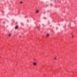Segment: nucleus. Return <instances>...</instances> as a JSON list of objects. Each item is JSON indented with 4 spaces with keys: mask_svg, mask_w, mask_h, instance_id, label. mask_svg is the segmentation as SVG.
<instances>
[{
    "mask_svg": "<svg viewBox=\"0 0 77 77\" xmlns=\"http://www.w3.org/2000/svg\"><path fill=\"white\" fill-rule=\"evenodd\" d=\"M20 4H23V2H20Z\"/></svg>",
    "mask_w": 77,
    "mask_h": 77,
    "instance_id": "6e6552de",
    "label": "nucleus"
},
{
    "mask_svg": "<svg viewBox=\"0 0 77 77\" xmlns=\"http://www.w3.org/2000/svg\"><path fill=\"white\" fill-rule=\"evenodd\" d=\"M11 36V34H9L8 35V36L10 37Z\"/></svg>",
    "mask_w": 77,
    "mask_h": 77,
    "instance_id": "0eeeda50",
    "label": "nucleus"
},
{
    "mask_svg": "<svg viewBox=\"0 0 77 77\" xmlns=\"http://www.w3.org/2000/svg\"><path fill=\"white\" fill-rule=\"evenodd\" d=\"M72 38H73V37H74V35H72Z\"/></svg>",
    "mask_w": 77,
    "mask_h": 77,
    "instance_id": "1a4fd4ad",
    "label": "nucleus"
},
{
    "mask_svg": "<svg viewBox=\"0 0 77 77\" xmlns=\"http://www.w3.org/2000/svg\"><path fill=\"white\" fill-rule=\"evenodd\" d=\"M33 64L34 66H36L37 65V63H34Z\"/></svg>",
    "mask_w": 77,
    "mask_h": 77,
    "instance_id": "7ed1b4c3",
    "label": "nucleus"
},
{
    "mask_svg": "<svg viewBox=\"0 0 77 77\" xmlns=\"http://www.w3.org/2000/svg\"><path fill=\"white\" fill-rule=\"evenodd\" d=\"M19 37H20V38H21V37L20 36H19Z\"/></svg>",
    "mask_w": 77,
    "mask_h": 77,
    "instance_id": "9d476101",
    "label": "nucleus"
},
{
    "mask_svg": "<svg viewBox=\"0 0 77 77\" xmlns=\"http://www.w3.org/2000/svg\"><path fill=\"white\" fill-rule=\"evenodd\" d=\"M39 10H37L36 11L35 13L36 14H39Z\"/></svg>",
    "mask_w": 77,
    "mask_h": 77,
    "instance_id": "f257e3e1",
    "label": "nucleus"
},
{
    "mask_svg": "<svg viewBox=\"0 0 77 77\" xmlns=\"http://www.w3.org/2000/svg\"><path fill=\"white\" fill-rule=\"evenodd\" d=\"M50 36V34H47L46 36V37H47V38H48V37H49V36Z\"/></svg>",
    "mask_w": 77,
    "mask_h": 77,
    "instance_id": "f03ea898",
    "label": "nucleus"
},
{
    "mask_svg": "<svg viewBox=\"0 0 77 77\" xmlns=\"http://www.w3.org/2000/svg\"><path fill=\"white\" fill-rule=\"evenodd\" d=\"M54 59L55 60H57V57H54Z\"/></svg>",
    "mask_w": 77,
    "mask_h": 77,
    "instance_id": "20e7f679",
    "label": "nucleus"
},
{
    "mask_svg": "<svg viewBox=\"0 0 77 77\" xmlns=\"http://www.w3.org/2000/svg\"><path fill=\"white\" fill-rule=\"evenodd\" d=\"M37 29L38 30H40V27L39 26H38L37 27Z\"/></svg>",
    "mask_w": 77,
    "mask_h": 77,
    "instance_id": "423d86ee",
    "label": "nucleus"
},
{
    "mask_svg": "<svg viewBox=\"0 0 77 77\" xmlns=\"http://www.w3.org/2000/svg\"><path fill=\"white\" fill-rule=\"evenodd\" d=\"M18 26H15V29H18Z\"/></svg>",
    "mask_w": 77,
    "mask_h": 77,
    "instance_id": "39448f33",
    "label": "nucleus"
}]
</instances>
